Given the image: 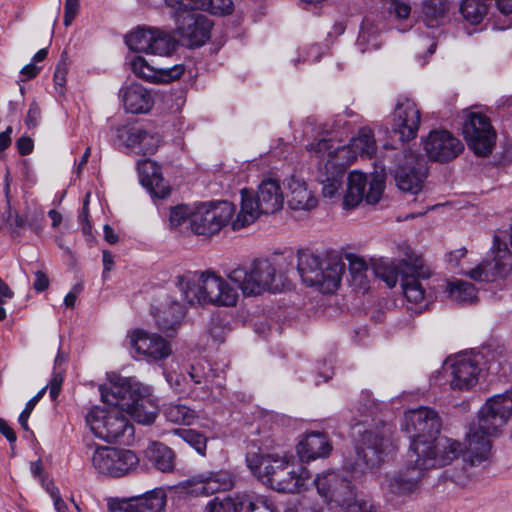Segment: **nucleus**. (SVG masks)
<instances>
[{
	"instance_id": "1",
	"label": "nucleus",
	"mask_w": 512,
	"mask_h": 512,
	"mask_svg": "<svg viewBox=\"0 0 512 512\" xmlns=\"http://www.w3.org/2000/svg\"><path fill=\"white\" fill-rule=\"evenodd\" d=\"M512 415V397L507 394L488 399L478 412V426L467 434L463 459L471 466H478L491 459L490 436L498 434Z\"/></svg>"
},
{
	"instance_id": "2",
	"label": "nucleus",
	"mask_w": 512,
	"mask_h": 512,
	"mask_svg": "<svg viewBox=\"0 0 512 512\" xmlns=\"http://www.w3.org/2000/svg\"><path fill=\"white\" fill-rule=\"evenodd\" d=\"M246 464L254 476L278 492H299L310 478V473L291 463L287 455L248 453Z\"/></svg>"
},
{
	"instance_id": "3",
	"label": "nucleus",
	"mask_w": 512,
	"mask_h": 512,
	"mask_svg": "<svg viewBox=\"0 0 512 512\" xmlns=\"http://www.w3.org/2000/svg\"><path fill=\"white\" fill-rule=\"evenodd\" d=\"M429 443L416 442L409 447L406 466L387 478L388 491L398 496H408L419 490L425 471L451 464L450 452L435 456Z\"/></svg>"
},
{
	"instance_id": "4",
	"label": "nucleus",
	"mask_w": 512,
	"mask_h": 512,
	"mask_svg": "<svg viewBox=\"0 0 512 512\" xmlns=\"http://www.w3.org/2000/svg\"><path fill=\"white\" fill-rule=\"evenodd\" d=\"M403 430L411 439L409 447L414 443H429L435 456H441L448 452L451 462L464 454L461 443L447 437H437L441 429V421L437 412L429 407L421 406L410 409L404 414Z\"/></svg>"
},
{
	"instance_id": "5",
	"label": "nucleus",
	"mask_w": 512,
	"mask_h": 512,
	"mask_svg": "<svg viewBox=\"0 0 512 512\" xmlns=\"http://www.w3.org/2000/svg\"><path fill=\"white\" fill-rule=\"evenodd\" d=\"M284 196L279 181L265 178L258 186L256 199L247 189L241 190V206L236 218L231 221L233 230L245 228L259 217L260 214H274L282 209Z\"/></svg>"
},
{
	"instance_id": "6",
	"label": "nucleus",
	"mask_w": 512,
	"mask_h": 512,
	"mask_svg": "<svg viewBox=\"0 0 512 512\" xmlns=\"http://www.w3.org/2000/svg\"><path fill=\"white\" fill-rule=\"evenodd\" d=\"M165 376L174 391L195 400L215 398L214 389L222 387L220 382L215 381L219 374L203 359L191 363L184 371H168Z\"/></svg>"
},
{
	"instance_id": "7",
	"label": "nucleus",
	"mask_w": 512,
	"mask_h": 512,
	"mask_svg": "<svg viewBox=\"0 0 512 512\" xmlns=\"http://www.w3.org/2000/svg\"><path fill=\"white\" fill-rule=\"evenodd\" d=\"M297 268L308 286H317L323 293H333L340 285L345 265L338 259H328L323 263L318 255L300 251Z\"/></svg>"
},
{
	"instance_id": "8",
	"label": "nucleus",
	"mask_w": 512,
	"mask_h": 512,
	"mask_svg": "<svg viewBox=\"0 0 512 512\" xmlns=\"http://www.w3.org/2000/svg\"><path fill=\"white\" fill-rule=\"evenodd\" d=\"M245 297L277 290L276 268L267 259H256L248 267H236L226 274Z\"/></svg>"
},
{
	"instance_id": "9",
	"label": "nucleus",
	"mask_w": 512,
	"mask_h": 512,
	"mask_svg": "<svg viewBox=\"0 0 512 512\" xmlns=\"http://www.w3.org/2000/svg\"><path fill=\"white\" fill-rule=\"evenodd\" d=\"M86 422L93 434L106 442L118 439L127 442L134 435L133 425L119 408L93 407L86 416Z\"/></svg>"
},
{
	"instance_id": "10",
	"label": "nucleus",
	"mask_w": 512,
	"mask_h": 512,
	"mask_svg": "<svg viewBox=\"0 0 512 512\" xmlns=\"http://www.w3.org/2000/svg\"><path fill=\"white\" fill-rule=\"evenodd\" d=\"M400 251L401 263L406 267L401 278L403 294L408 302L421 304L430 296L424 282L431 277V271L409 246H403Z\"/></svg>"
},
{
	"instance_id": "11",
	"label": "nucleus",
	"mask_w": 512,
	"mask_h": 512,
	"mask_svg": "<svg viewBox=\"0 0 512 512\" xmlns=\"http://www.w3.org/2000/svg\"><path fill=\"white\" fill-rule=\"evenodd\" d=\"M169 8L176 23V32L186 46L199 47L210 39L213 23L207 16L182 5Z\"/></svg>"
},
{
	"instance_id": "12",
	"label": "nucleus",
	"mask_w": 512,
	"mask_h": 512,
	"mask_svg": "<svg viewBox=\"0 0 512 512\" xmlns=\"http://www.w3.org/2000/svg\"><path fill=\"white\" fill-rule=\"evenodd\" d=\"M235 212L229 201L200 203L193 208L191 229L197 235H212L227 225Z\"/></svg>"
},
{
	"instance_id": "13",
	"label": "nucleus",
	"mask_w": 512,
	"mask_h": 512,
	"mask_svg": "<svg viewBox=\"0 0 512 512\" xmlns=\"http://www.w3.org/2000/svg\"><path fill=\"white\" fill-rule=\"evenodd\" d=\"M91 462L98 474L121 477L138 466L139 458L131 450L101 446L94 450Z\"/></svg>"
},
{
	"instance_id": "14",
	"label": "nucleus",
	"mask_w": 512,
	"mask_h": 512,
	"mask_svg": "<svg viewBox=\"0 0 512 512\" xmlns=\"http://www.w3.org/2000/svg\"><path fill=\"white\" fill-rule=\"evenodd\" d=\"M427 170L425 158L411 150L396 155L394 178L403 192L417 194L422 188Z\"/></svg>"
},
{
	"instance_id": "15",
	"label": "nucleus",
	"mask_w": 512,
	"mask_h": 512,
	"mask_svg": "<svg viewBox=\"0 0 512 512\" xmlns=\"http://www.w3.org/2000/svg\"><path fill=\"white\" fill-rule=\"evenodd\" d=\"M462 133L469 149L476 155L487 156L492 152L496 142V131L485 114L480 112L467 114Z\"/></svg>"
},
{
	"instance_id": "16",
	"label": "nucleus",
	"mask_w": 512,
	"mask_h": 512,
	"mask_svg": "<svg viewBox=\"0 0 512 512\" xmlns=\"http://www.w3.org/2000/svg\"><path fill=\"white\" fill-rule=\"evenodd\" d=\"M125 42L130 50L160 56L170 55L176 46L169 33L156 28H137L126 36Z\"/></svg>"
},
{
	"instance_id": "17",
	"label": "nucleus",
	"mask_w": 512,
	"mask_h": 512,
	"mask_svg": "<svg viewBox=\"0 0 512 512\" xmlns=\"http://www.w3.org/2000/svg\"><path fill=\"white\" fill-rule=\"evenodd\" d=\"M368 183L366 174L359 171H352L348 176L347 190L344 195L343 205L345 208H354L363 199L368 204L379 202L385 187L384 177L374 175L369 181V190L365 188Z\"/></svg>"
},
{
	"instance_id": "18",
	"label": "nucleus",
	"mask_w": 512,
	"mask_h": 512,
	"mask_svg": "<svg viewBox=\"0 0 512 512\" xmlns=\"http://www.w3.org/2000/svg\"><path fill=\"white\" fill-rule=\"evenodd\" d=\"M132 351L148 362H157L170 356L169 342L162 336L144 329H135L127 335Z\"/></svg>"
},
{
	"instance_id": "19",
	"label": "nucleus",
	"mask_w": 512,
	"mask_h": 512,
	"mask_svg": "<svg viewBox=\"0 0 512 512\" xmlns=\"http://www.w3.org/2000/svg\"><path fill=\"white\" fill-rule=\"evenodd\" d=\"M390 427L365 431L356 448L357 458L364 464V469H374L383 461L389 442Z\"/></svg>"
},
{
	"instance_id": "20",
	"label": "nucleus",
	"mask_w": 512,
	"mask_h": 512,
	"mask_svg": "<svg viewBox=\"0 0 512 512\" xmlns=\"http://www.w3.org/2000/svg\"><path fill=\"white\" fill-rule=\"evenodd\" d=\"M493 258L485 260L470 270L467 275L475 281H493L496 278L506 277L512 269V254L505 246L500 247L497 236L494 237L492 247Z\"/></svg>"
},
{
	"instance_id": "21",
	"label": "nucleus",
	"mask_w": 512,
	"mask_h": 512,
	"mask_svg": "<svg viewBox=\"0 0 512 512\" xmlns=\"http://www.w3.org/2000/svg\"><path fill=\"white\" fill-rule=\"evenodd\" d=\"M427 156L438 162L456 158L464 149L462 142L447 130H433L423 141Z\"/></svg>"
},
{
	"instance_id": "22",
	"label": "nucleus",
	"mask_w": 512,
	"mask_h": 512,
	"mask_svg": "<svg viewBox=\"0 0 512 512\" xmlns=\"http://www.w3.org/2000/svg\"><path fill=\"white\" fill-rule=\"evenodd\" d=\"M421 123L420 111L409 98H399L393 114L392 130L400 140L409 141L417 135Z\"/></svg>"
},
{
	"instance_id": "23",
	"label": "nucleus",
	"mask_w": 512,
	"mask_h": 512,
	"mask_svg": "<svg viewBox=\"0 0 512 512\" xmlns=\"http://www.w3.org/2000/svg\"><path fill=\"white\" fill-rule=\"evenodd\" d=\"M450 361V387L453 390H469L478 381L479 359L475 355H456Z\"/></svg>"
},
{
	"instance_id": "24",
	"label": "nucleus",
	"mask_w": 512,
	"mask_h": 512,
	"mask_svg": "<svg viewBox=\"0 0 512 512\" xmlns=\"http://www.w3.org/2000/svg\"><path fill=\"white\" fill-rule=\"evenodd\" d=\"M143 386L130 378H124L113 374L109 376V384L100 386L101 399L110 407L119 408L124 411L125 403H130L132 397L136 394L137 387Z\"/></svg>"
},
{
	"instance_id": "25",
	"label": "nucleus",
	"mask_w": 512,
	"mask_h": 512,
	"mask_svg": "<svg viewBox=\"0 0 512 512\" xmlns=\"http://www.w3.org/2000/svg\"><path fill=\"white\" fill-rule=\"evenodd\" d=\"M317 490L326 492V484H335L331 494L324 499L328 504H334L342 509L356 499L354 487L350 481L335 471H327L317 475L314 480Z\"/></svg>"
},
{
	"instance_id": "26",
	"label": "nucleus",
	"mask_w": 512,
	"mask_h": 512,
	"mask_svg": "<svg viewBox=\"0 0 512 512\" xmlns=\"http://www.w3.org/2000/svg\"><path fill=\"white\" fill-rule=\"evenodd\" d=\"M201 279L204 282L207 303L215 306H235L239 295L235 288L221 276L212 271L201 272Z\"/></svg>"
},
{
	"instance_id": "27",
	"label": "nucleus",
	"mask_w": 512,
	"mask_h": 512,
	"mask_svg": "<svg viewBox=\"0 0 512 512\" xmlns=\"http://www.w3.org/2000/svg\"><path fill=\"white\" fill-rule=\"evenodd\" d=\"M125 410L137 423L152 424L158 415V401L148 386H139Z\"/></svg>"
},
{
	"instance_id": "28",
	"label": "nucleus",
	"mask_w": 512,
	"mask_h": 512,
	"mask_svg": "<svg viewBox=\"0 0 512 512\" xmlns=\"http://www.w3.org/2000/svg\"><path fill=\"white\" fill-rule=\"evenodd\" d=\"M133 73L150 82H170L178 79L185 71L184 65L155 66L142 56H133L130 60Z\"/></svg>"
},
{
	"instance_id": "29",
	"label": "nucleus",
	"mask_w": 512,
	"mask_h": 512,
	"mask_svg": "<svg viewBox=\"0 0 512 512\" xmlns=\"http://www.w3.org/2000/svg\"><path fill=\"white\" fill-rule=\"evenodd\" d=\"M202 512H277L267 501H246L241 497H214L207 502Z\"/></svg>"
},
{
	"instance_id": "30",
	"label": "nucleus",
	"mask_w": 512,
	"mask_h": 512,
	"mask_svg": "<svg viewBox=\"0 0 512 512\" xmlns=\"http://www.w3.org/2000/svg\"><path fill=\"white\" fill-rule=\"evenodd\" d=\"M377 150L374 133L370 128L363 127L359 130L356 137L350 140L348 145H342L337 149L340 159L350 165L357 156L372 158Z\"/></svg>"
},
{
	"instance_id": "31",
	"label": "nucleus",
	"mask_w": 512,
	"mask_h": 512,
	"mask_svg": "<svg viewBox=\"0 0 512 512\" xmlns=\"http://www.w3.org/2000/svg\"><path fill=\"white\" fill-rule=\"evenodd\" d=\"M137 170L141 184L153 197L165 199L170 195V186L163 179L161 169L156 162L151 159L141 160L137 164Z\"/></svg>"
},
{
	"instance_id": "32",
	"label": "nucleus",
	"mask_w": 512,
	"mask_h": 512,
	"mask_svg": "<svg viewBox=\"0 0 512 512\" xmlns=\"http://www.w3.org/2000/svg\"><path fill=\"white\" fill-rule=\"evenodd\" d=\"M201 272L188 271L182 275H177L175 285L181 292L183 300L189 305L207 304L204 282L201 279Z\"/></svg>"
},
{
	"instance_id": "33",
	"label": "nucleus",
	"mask_w": 512,
	"mask_h": 512,
	"mask_svg": "<svg viewBox=\"0 0 512 512\" xmlns=\"http://www.w3.org/2000/svg\"><path fill=\"white\" fill-rule=\"evenodd\" d=\"M144 461L162 473H172L176 468V454L167 445L150 441L143 450Z\"/></svg>"
},
{
	"instance_id": "34",
	"label": "nucleus",
	"mask_w": 512,
	"mask_h": 512,
	"mask_svg": "<svg viewBox=\"0 0 512 512\" xmlns=\"http://www.w3.org/2000/svg\"><path fill=\"white\" fill-rule=\"evenodd\" d=\"M193 483L199 486L197 491L209 495L232 489L235 479L227 470L206 471L195 475Z\"/></svg>"
},
{
	"instance_id": "35",
	"label": "nucleus",
	"mask_w": 512,
	"mask_h": 512,
	"mask_svg": "<svg viewBox=\"0 0 512 512\" xmlns=\"http://www.w3.org/2000/svg\"><path fill=\"white\" fill-rule=\"evenodd\" d=\"M331 443L326 434L311 432L297 445V453L302 461L309 462L317 458H323L330 454Z\"/></svg>"
},
{
	"instance_id": "36",
	"label": "nucleus",
	"mask_w": 512,
	"mask_h": 512,
	"mask_svg": "<svg viewBox=\"0 0 512 512\" xmlns=\"http://www.w3.org/2000/svg\"><path fill=\"white\" fill-rule=\"evenodd\" d=\"M287 198L288 205L293 210H311L316 207L317 199L308 190L307 184L303 179L291 176L287 180Z\"/></svg>"
},
{
	"instance_id": "37",
	"label": "nucleus",
	"mask_w": 512,
	"mask_h": 512,
	"mask_svg": "<svg viewBox=\"0 0 512 512\" xmlns=\"http://www.w3.org/2000/svg\"><path fill=\"white\" fill-rule=\"evenodd\" d=\"M347 166L349 165L340 159L332 165H324V168L320 170L318 180L322 185V193L325 198H333L338 194Z\"/></svg>"
},
{
	"instance_id": "38",
	"label": "nucleus",
	"mask_w": 512,
	"mask_h": 512,
	"mask_svg": "<svg viewBox=\"0 0 512 512\" xmlns=\"http://www.w3.org/2000/svg\"><path fill=\"white\" fill-rule=\"evenodd\" d=\"M184 315V309L177 301L162 304L160 307L155 308L153 312L158 328L168 335L177 330Z\"/></svg>"
},
{
	"instance_id": "39",
	"label": "nucleus",
	"mask_w": 512,
	"mask_h": 512,
	"mask_svg": "<svg viewBox=\"0 0 512 512\" xmlns=\"http://www.w3.org/2000/svg\"><path fill=\"white\" fill-rule=\"evenodd\" d=\"M123 104L130 113H146L153 105L151 94L142 85L132 83L123 89Z\"/></svg>"
},
{
	"instance_id": "40",
	"label": "nucleus",
	"mask_w": 512,
	"mask_h": 512,
	"mask_svg": "<svg viewBox=\"0 0 512 512\" xmlns=\"http://www.w3.org/2000/svg\"><path fill=\"white\" fill-rule=\"evenodd\" d=\"M167 7H190L191 9L205 10L214 15H228L234 9L232 0H165Z\"/></svg>"
},
{
	"instance_id": "41",
	"label": "nucleus",
	"mask_w": 512,
	"mask_h": 512,
	"mask_svg": "<svg viewBox=\"0 0 512 512\" xmlns=\"http://www.w3.org/2000/svg\"><path fill=\"white\" fill-rule=\"evenodd\" d=\"M381 27L370 19H365L360 27L356 46L360 52L364 53L370 50H376L380 47Z\"/></svg>"
},
{
	"instance_id": "42",
	"label": "nucleus",
	"mask_w": 512,
	"mask_h": 512,
	"mask_svg": "<svg viewBox=\"0 0 512 512\" xmlns=\"http://www.w3.org/2000/svg\"><path fill=\"white\" fill-rule=\"evenodd\" d=\"M406 246L405 244L398 246V257L399 263L396 265L394 262L380 260L378 263L374 265L373 271L374 274L383 280L389 288H393L396 286L398 282V277L401 275L403 277V271L406 270V267L401 263V251L400 248Z\"/></svg>"
},
{
	"instance_id": "43",
	"label": "nucleus",
	"mask_w": 512,
	"mask_h": 512,
	"mask_svg": "<svg viewBox=\"0 0 512 512\" xmlns=\"http://www.w3.org/2000/svg\"><path fill=\"white\" fill-rule=\"evenodd\" d=\"M337 149H341V145L326 138L319 139L307 146V150L311 155L318 159L326 158L325 165H332L337 160H340V155L336 152Z\"/></svg>"
},
{
	"instance_id": "44",
	"label": "nucleus",
	"mask_w": 512,
	"mask_h": 512,
	"mask_svg": "<svg viewBox=\"0 0 512 512\" xmlns=\"http://www.w3.org/2000/svg\"><path fill=\"white\" fill-rule=\"evenodd\" d=\"M135 512H161L166 504V496L161 490H153L133 497Z\"/></svg>"
},
{
	"instance_id": "45",
	"label": "nucleus",
	"mask_w": 512,
	"mask_h": 512,
	"mask_svg": "<svg viewBox=\"0 0 512 512\" xmlns=\"http://www.w3.org/2000/svg\"><path fill=\"white\" fill-rule=\"evenodd\" d=\"M135 512H161L166 504V496L161 490H153L133 497Z\"/></svg>"
},
{
	"instance_id": "46",
	"label": "nucleus",
	"mask_w": 512,
	"mask_h": 512,
	"mask_svg": "<svg viewBox=\"0 0 512 512\" xmlns=\"http://www.w3.org/2000/svg\"><path fill=\"white\" fill-rule=\"evenodd\" d=\"M450 4L447 0H426L423 3L424 20L428 27L439 25L449 10Z\"/></svg>"
},
{
	"instance_id": "47",
	"label": "nucleus",
	"mask_w": 512,
	"mask_h": 512,
	"mask_svg": "<svg viewBox=\"0 0 512 512\" xmlns=\"http://www.w3.org/2000/svg\"><path fill=\"white\" fill-rule=\"evenodd\" d=\"M448 292L450 298L459 303H472L477 298L474 285L463 280L449 282Z\"/></svg>"
},
{
	"instance_id": "48",
	"label": "nucleus",
	"mask_w": 512,
	"mask_h": 512,
	"mask_svg": "<svg viewBox=\"0 0 512 512\" xmlns=\"http://www.w3.org/2000/svg\"><path fill=\"white\" fill-rule=\"evenodd\" d=\"M166 419L172 423L190 425L197 417L195 410L188 406L171 403L164 409Z\"/></svg>"
},
{
	"instance_id": "49",
	"label": "nucleus",
	"mask_w": 512,
	"mask_h": 512,
	"mask_svg": "<svg viewBox=\"0 0 512 512\" xmlns=\"http://www.w3.org/2000/svg\"><path fill=\"white\" fill-rule=\"evenodd\" d=\"M489 5L483 0H463L460 11L471 24H478L486 15Z\"/></svg>"
},
{
	"instance_id": "50",
	"label": "nucleus",
	"mask_w": 512,
	"mask_h": 512,
	"mask_svg": "<svg viewBox=\"0 0 512 512\" xmlns=\"http://www.w3.org/2000/svg\"><path fill=\"white\" fill-rule=\"evenodd\" d=\"M173 433L193 447L197 453L205 455L207 439L203 434L193 429H174Z\"/></svg>"
},
{
	"instance_id": "51",
	"label": "nucleus",
	"mask_w": 512,
	"mask_h": 512,
	"mask_svg": "<svg viewBox=\"0 0 512 512\" xmlns=\"http://www.w3.org/2000/svg\"><path fill=\"white\" fill-rule=\"evenodd\" d=\"M193 214V208L188 205H178L171 209L169 222L171 228H179L187 220L191 224V215Z\"/></svg>"
},
{
	"instance_id": "52",
	"label": "nucleus",
	"mask_w": 512,
	"mask_h": 512,
	"mask_svg": "<svg viewBox=\"0 0 512 512\" xmlns=\"http://www.w3.org/2000/svg\"><path fill=\"white\" fill-rule=\"evenodd\" d=\"M160 136L157 133H151L142 130L139 152L143 154H153L159 147Z\"/></svg>"
},
{
	"instance_id": "53",
	"label": "nucleus",
	"mask_w": 512,
	"mask_h": 512,
	"mask_svg": "<svg viewBox=\"0 0 512 512\" xmlns=\"http://www.w3.org/2000/svg\"><path fill=\"white\" fill-rule=\"evenodd\" d=\"M46 390H47V387H43L41 390L38 391V393L32 397L27 403H26V406L24 408V410L21 412V414L19 415V423L21 425V427L24 429V430H28V419L30 417V414L32 411H34V407L35 405L40 401V399L44 396V394L46 393Z\"/></svg>"
},
{
	"instance_id": "54",
	"label": "nucleus",
	"mask_w": 512,
	"mask_h": 512,
	"mask_svg": "<svg viewBox=\"0 0 512 512\" xmlns=\"http://www.w3.org/2000/svg\"><path fill=\"white\" fill-rule=\"evenodd\" d=\"M7 225L10 229V234L13 238L20 236V229L26 226V219L19 213L12 212L10 206L8 207V215L6 218Z\"/></svg>"
},
{
	"instance_id": "55",
	"label": "nucleus",
	"mask_w": 512,
	"mask_h": 512,
	"mask_svg": "<svg viewBox=\"0 0 512 512\" xmlns=\"http://www.w3.org/2000/svg\"><path fill=\"white\" fill-rule=\"evenodd\" d=\"M349 269L351 274L353 275L354 280L359 279L360 284H362V278L365 276V273L368 271L367 263L364 259L352 256L349 258Z\"/></svg>"
},
{
	"instance_id": "56",
	"label": "nucleus",
	"mask_w": 512,
	"mask_h": 512,
	"mask_svg": "<svg viewBox=\"0 0 512 512\" xmlns=\"http://www.w3.org/2000/svg\"><path fill=\"white\" fill-rule=\"evenodd\" d=\"M80 9V0H65L64 4V25L70 26L76 18Z\"/></svg>"
},
{
	"instance_id": "57",
	"label": "nucleus",
	"mask_w": 512,
	"mask_h": 512,
	"mask_svg": "<svg viewBox=\"0 0 512 512\" xmlns=\"http://www.w3.org/2000/svg\"><path fill=\"white\" fill-rule=\"evenodd\" d=\"M63 379H64V377H63L62 371H58L57 369H54V372L49 381V384L46 386L47 388L49 387V395L52 400L57 399V397L60 393V390H61Z\"/></svg>"
},
{
	"instance_id": "58",
	"label": "nucleus",
	"mask_w": 512,
	"mask_h": 512,
	"mask_svg": "<svg viewBox=\"0 0 512 512\" xmlns=\"http://www.w3.org/2000/svg\"><path fill=\"white\" fill-rule=\"evenodd\" d=\"M142 130L143 129H139V128H135V127L125 130V136H126L125 143H126L127 147L139 150L141 136H142Z\"/></svg>"
},
{
	"instance_id": "59",
	"label": "nucleus",
	"mask_w": 512,
	"mask_h": 512,
	"mask_svg": "<svg viewBox=\"0 0 512 512\" xmlns=\"http://www.w3.org/2000/svg\"><path fill=\"white\" fill-rule=\"evenodd\" d=\"M110 512H135L133 497L109 503Z\"/></svg>"
},
{
	"instance_id": "60",
	"label": "nucleus",
	"mask_w": 512,
	"mask_h": 512,
	"mask_svg": "<svg viewBox=\"0 0 512 512\" xmlns=\"http://www.w3.org/2000/svg\"><path fill=\"white\" fill-rule=\"evenodd\" d=\"M343 509L344 512H375L373 506L367 501L357 499L348 503Z\"/></svg>"
},
{
	"instance_id": "61",
	"label": "nucleus",
	"mask_w": 512,
	"mask_h": 512,
	"mask_svg": "<svg viewBox=\"0 0 512 512\" xmlns=\"http://www.w3.org/2000/svg\"><path fill=\"white\" fill-rule=\"evenodd\" d=\"M40 108L36 103H31L27 112L25 123L29 128H35L40 121Z\"/></svg>"
},
{
	"instance_id": "62",
	"label": "nucleus",
	"mask_w": 512,
	"mask_h": 512,
	"mask_svg": "<svg viewBox=\"0 0 512 512\" xmlns=\"http://www.w3.org/2000/svg\"><path fill=\"white\" fill-rule=\"evenodd\" d=\"M66 75H67V67L65 63H59L56 66L55 72H54V83L56 87H59L62 89L66 84Z\"/></svg>"
},
{
	"instance_id": "63",
	"label": "nucleus",
	"mask_w": 512,
	"mask_h": 512,
	"mask_svg": "<svg viewBox=\"0 0 512 512\" xmlns=\"http://www.w3.org/2000/svg\"><path fill=\"white\" fill-rule=\"evenodd\" d=\"M83 290V285L80 283L75 284L72 289L66 294L64 304L66 307H73L77 300L78 295Z\"/></svg>"
},
{
	"instance_id": "64",
	"label": "nucleus",
	"mask_w": 512,
	"mask_h": 512,
	"mask_svg": "<svg viewBox=\"0 0 512 512\" xmlns=\"http://www.w3.org/2000/svg\"><path fill=\"white\" fill-rule=\"evenodd\" d=\"M42 221L43 215L35 213L29 219H26V225L31 231L39 234L42 231Z\"/></svg>"
}]
</instances>
